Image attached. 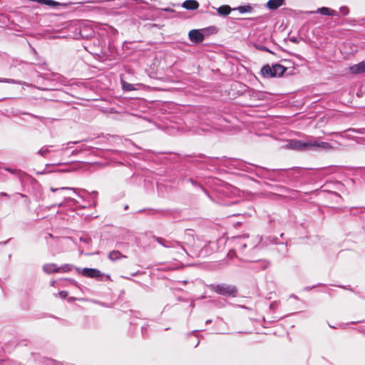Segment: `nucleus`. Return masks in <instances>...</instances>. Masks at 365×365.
Returning a JSON list of instances; mask_svg holds the SVG:
<instances>
[{
	"mask_svg": "<svg viewBox=\"0 0 365 365\" xmlns=\"http://www.w3.org/2000/svg\"><path fill=\"white\" fill-rule=\"evenodd\" d=\"M210 289L217 293L218 294L235 297L237 294L238 289L236 286L227 284H212L210 286Z\"/></svg>",
	"mask_w": 365,
	"mask_h": 365,
	"instance_id": "nucleus-1",
	"label": "nucleus"
},
{
	"mask_svg": "<svg viewBox=\"0 0 365 365\" xmlns=\"http://www.w3.org/2000/svg\"><path fill=\"white\" fill-rule=\"evenodd\" d=\"M312 150H324V151H330L333 150L337 148V145H340L339 143L334 142V145L330 143L327 142H322V141H318L317 140L312 139Z\"/></svg>",
	"mask_w": 365,
	"mask_h": 365,
	"instance_id": "nucleus-2",
	"label": "nucleus"
},
{
	"mask_svg": "<svg viewBox=\"0 0 365 365\" xmlns=\"http://www.w3.org/2000/svg\"><path fill=\"white\" fill-rule=\"evenodd\" d=\"M235 239L239 240L240 241L241 240L245 241V242H239L240 246L241 247L242 249H244L246 247H255L262 240L261 237H259V236H257L255 237V242H252L251 240L249 239L248 235L237 236L235 237Z\"/></svg>",
	"mask_w": 365,
	"mask_h": 365,
	"instance_id": "nucleus-3",
	"label": "nucleus"
},
{
	"mask_svg": "<svg viewBox=\"0 0 365 365\" xmlns=\"http://www.w3.org/2000/svg\"><path fill=\"white\" fill-rule=\"evenodd\" d=\"M153 238L160 244L162 246L165 247H167V248H169V247H179L180 249L183 252H185V254H187V252L185 250V249L184 248V247L181 245V243L178 241H176V240H166L162 237H155L154 236Z\"/></svg>",
	"mask_w": 365,
	"mask_h": 365,
	"instance_id": "nucleus-4",
	"label": "nucleus"
},
{
	"mask_svg": "<svg viewBox=\"0 0 365 365\" xmlns=\"http://www.w3.org/2000/svg\"><path fill=\"white\" fill-rule=\"evenodd\" d=\"M188 36L190 40L195 43H202L205 39L203 34L197 29H192L190 31Z\"/></svg>",
	"mask_w": 365,
	"mask_h": 365,
	"instance_id": "nucleus-5",
	"label": "nucleus"
},
{
	"mask_svg": "<svg viewBox=\"0 0 365 365\" xmlns=\"http://www.w3.org/2000/svg\"><path fill=\"white\" fill-rule=\"evenodd\" d=\"M312 139L307 141L295 140L294 142V147L300 150H312Z\"/></svg>",
	"mask_w": 365,
	"mask_h": 365,
	"instance_id": "nucleus-6",
	"label": "nucleus"
},
{
	"mask_svg": "<svg viewBox=\"0 0 365 365\" xmlns=\"http://www.w3.org/2000/svg\"><path fill=\"white\" fill-rule=\"evenodd\" d=\"M82 274L91 278H99L103 275L100 270L93 268H84Z\"/></svg>",
	"mask_w": 365,
	"mask_h": 365,
	"instance_id": "nucleus-7",
	"label": "nucleus"
},
{
	"mask_svg": "<svg viewBox=\"0 0 365 365\" xmlns=\"http://www.w3.org/2000/svg\"><path fill=\"white\" fill-rule=\"evenodd\" d=\"M349 71L353 74H360L365 73V62L361 61L349 67Z\"/></svg>",
	"mask_w": 365,
	"mask_h": 365,
	"instance_id": "nucleus-8",
	"label": "nucleus"
},
{
	"mask_svg": "<svg viewBox=\"0 0 365 365\" xmlns=\"http://www.w3.org/2000/svg\"><path fill=\"white\" fill-rule=\"evenodd\" d=\"M182 6L187 10H195L199 7V3L196 0H186L185 1Z\"/></svg>",
	"mask_w": 365,
	"mask_h": 365,
	"instance_id": "nucleus-9",
	"label": "nucleus"
},
{
	"mask_svg": "<svg viewBox=\"0 0 365 365\" xmlns=\"http://www.w3.org/2000/svg\"><path fill=\"white\" fill-rule=\"evenodd\" d=\"M43 269L45 272L48 274H51L53 272H61V268L57 266V264L51 263V264H46L43 267Z\"/></svg>",
	"mask_w": 365,
	"mask_h": 365,
	"instance_id": "nucleus-10",
	"label": "nucleus"
},
{
	"mask_svg": "<svg viewBox=\"0 0 365 365\" xmlns=\"http://www.w3.org/2000/svg\"><path fill=\"white\" fill-rule=\"evenodd\" d=\"M284 4V0H269L267 3V7L271 10H275Z\"/></svg>",
	"mask_w": 365,
	"mask_h": 365,
	"instance_id": "nucleus-11",
	"label": "nucleus"
},
{
	"mask_svg": "<svg viewBox=\"0 0 365 365\" xmlns=\"http://www.w3.org/2000/svg\"><path fill=\"white\" fill-rule=\"evenodd\" d=\"M250 96V98L255 101L263 100L264 94L261 91H257L253 89H250L247 92Z\"/></svg>",
	"mask_w": 365,
	"mask_h": 365,
	"instance_id": "nucleus-12",
	"label": "nucleus"
},
{
	"mask_svg": "<svg viewBox=\"0 0 365 365\" xmlns=\"http://www.w3.org/2000/svg\"><path fill=\"white\" fill-rule=\"evenodd\" d=\"M317 12H319L321 14L325 15V16H338V13L336 11L333 10L329 8H327V7L319 8L317 11ZM314 13H316V11H314Z\"/></svg>",
	"mask_w": 365,
	"mask_h": 365,
	"instance_id": "nucleus-13",
	"label": "nucleus"
},
{
	"mask_svg": "<svg viewBox=\"0 0 365 365\" xmlns=\"http://www.w3.org/2000/svg\"><path fill=\"white\" fill-rule=\"evenodd\" d=\"M233 10L230 6L228 5H222L217 9V12L220 16H227L230 14V12Z\"/></svg>",
	"mask_w": 365,
	"mask_h": 365,
	"instance_id": "nucleus-14",
	"label": "nucleus"
},
{
	"mask_svg": "<svg viewBox=\"0 0 365 365\" xmlns=\"http://www.w3.org/2000/svg\"><path fill=\"white\" fill-rule=\"evenodd\" d=\"M274 71L272 70V66H269V65H265L262 68L261 73L264 77L272 78L274 77Z\"/></svg>",
	"mask_w": 365,
	"mask_h": 365,
	"instance_id": "nucleus-15",
	"label": "nucleus"
},
{
	"mask_svg": "<svg viewBox=\"0 0 365 365\" xmlns=\"http://www.w3.org/2000/svg\"><path fill=\"white\" fill-rule=\"evenodd\" d=\"M272 70L274 71V77H276L282 76L286 68L280 64H274L272 66Z\"/></svg>",
	"mask_w": 365,
	"mask_h": 365,
	"instance_id": "nucleus-16",
	"label": "nucleus"
},
{
	"mask_svg": "<svg viewBox=\"0 0 365 365\" xmlns=\"http://www.w3.org/2000/svg\"><path fill=\"white\" fill-rule=\"evenodd\" d=\"M108 258L111 261H115V260L120 259L121 258H126V256L122 255L118 250H113V251L110 252V253L108 254Z\"/></svg>",
	"mask_w": 365,
	"mask_h": 365,
	"instance_id": "nucleus-17",
	"label": "nucleus"
},
{
	"mask_svg": "<svg viewBox=\"0 0 365 365\" xmlns=\"http://www.w3.org/2000/svg\"><path fill=\"white\" fill-rule=\"evenodd\" d=\"M233 10L234 11L237 10L240 13L244 14V13H251L253 11V9L250 5L247 4V5L240 6L238 7L234 8Z\"/></svg>",
	"mask_w": 365,
	"mask_h": 365,
	"instance_id": "nucleus-18",
	"label": "nucleus"
},
{
	"mask_svg": "<svg viewBox=\"0 0 365 365\" xmlns=\"http://www.w3.org/2000/svg\"><path fill=\"white\" fill-rule=\"evenodd\" d=\"M67 202H71V205L77 204V201L76 200H74L70 197H65L63 202H62L59 204H57V205H52V207L58 206V207H61L64 206V205Z\"/></svg>",
	"mask_w": 365,
	"mask_h": 365,
	"instance_id": "nucleus-19",
	"label": "nucleus"
},
{
	"mask_svg": "<svg viewBox=\"0 0 365 365\" xmlns=\"http://www.w3.org/2000/svg\"><path fill=\"white\" fill-rule=\"evenodd\" d=\"M37 2L42 4L48 5L50 6H53V7H55V6H57L59 5L58 2L53 1V0H37Z\"/></svg>",
	"mask_w": 365,
	"mask_h": 365,
	"instance_id": "nucleus-20",
	"label": "nucleus"
},
{
	"mask_svg": "<svg viewBox=\"0 0 365 365\" xmlns=\"http://www.w3.org/2000/svg\"><path fill=\"white\" fill-rule=\"evenodd\" d=\"M52 147V145L44 146L38 150V153L41 156L45 157L48 153L51 152V150L49 148Z\"/></svg>",
	"mask_w": 365,
	"mask_h": 365,
	"instance_id": "nucleus-21",
	"label": "nucleus"
},
{
	"mask_svg": "<svg viewBox=\"0 0 365 365\" xmlns=\"http://www.w3.org/2000/svg\"><path fill=\"white\" fill-rule=\"evenodd\" d=\"M5 170H7L9 171V173L14 174V175H16V176H18L20 179L22 178V176L24 175V173L23 172H21V170H16V169H11L9 168H4Z\"/></svg>",
	"mask_w": 365,
	"mask_h": 365,
	"instance_id": "nucleus-22",
	"label": "nucleus"
},
{
	"mask_svg": "<svg viewBox=\"0 0 365 365\" xmlns=\"http://www.w3.org/2000/svg\"><path fill=\"white\" fill-rule=\"evenodd\" d=\"M0 83H13V84H22V82L18 80H14L12 78H0Z\"/></svg>",
	"mask_w": 365,
	"mask_h": 365,
	"instance_id": "nucleus-23",
	"label": "nucleus"
},
{
	"mask_svg": "<svg viewBox=\"0 0 365 365\" xmlns=\"http://www.w3.org/2000/svg\"><path fill=\"white\" fill-rule=\"evenodd\" d=\"M257 264H259V267L257 268H259L260 269H265L269 266V262L266 260H260L257 262Z\"/></svg>",
	"mask_w": 365,
	"mask_h": 365,
	"instance_id": "nucleus-24",
	"label": "nucleus"
},
{
	"mask_svg": "<svg viewBox=\"0 0 365 365\" xmlns=\"http://www.w3.org/2000/svg\"><path fill=\"white\" fill-rule=\"evenodd\" d=\"M51 190L52 192H56V191H58V190H73V192H76V190L73 189V188H71V187H60V188H53V187H51Z\"/></svg>",
	"mask_w": 365,
	"mask_h": 365,
	"instance_id": "nucleus-25",
	"label": "nucleus"
},
{
	"mask_svg": "<svg viewBox=\"0 0 365 365\" xmlns=\"http://www.w3.org/2000/svg\"><path fill=\"white\" fill-rule=\"evenodd\" d=\"M340 12L341 13L342 15L344 16H346L349 14V9L348 7L346 6H341L340 8Z\"/></svg>",
	"mask_w": 365,
	"mask_h": 365,
	"instance_id": "nucleus-26",
	"label": "nucleus"
},
{
	"mask_svg": "<svg viewBox=\"0 0 365 365\" xmlns=\"http://www.w3.org/2000/svg\"><path fill=\"white\" fill-rule=\"evenodd\" d=\"M59 268H61V272H68L69 270H71V267H70L69 264H65L62 267H60Z\"/></svg>",
	"mask_w": 365,
	"mask_h": 365,
	"instance_id": "nucleus-27",
	"label": "nucleus"
},
{
	"mask_svg": "<svg viewBox=\"0 0 365 365\" xmlns=\"http://www.w3.org/2000/svg\"><path fill=\"white\" fill-rule=\"evenodd\" d=\"M255 47L258 49V50H260V51H267V52H271L269 51V49L266 47V46H258V45H256Z\"/></svg>",
	"mask_w": 365,
	"mask_h": 365,
	"instance_id": "nucleus-28",
	"label": "nucleus"
},
{
	"mask_svg": "<svg viewBox=\"0 0 365 365\" xmlns=\"http://www.w3.org/2000/svg\"><path fill=\"white\" fill-rule=\"evenodd\" d=\"M277 307H278V302H272L269 305V308L273 310L276 309L277 308Z\"/></svg>",
	"mask_w": 365,
	"mask_h": 365,
	"instance_id": "nucleus-29",
	"label": "nucleus"
},
{
	"mask_svg": "<svg viewBox=\"0 0 365 365\" xmlns=\"http://www.w3.org/2000/svg\"><path fill=\"white\" fill-rule=\"evenodd\" d=\"M59 295L61 298H66L68 295V293L66 291H61L59 292Z\"/></svg>",
	"mask_w": 365,
	"mask_h": 365,
	"instance_id": "nucleus-30",
	"label": "nucleus"
},
{
	"mask_svg": "<svg viewBox=\"0 0 365 365\" xmlns=\"http://www.w3.org/2000/svg\"><path fill=\"white\" fill-rule=\"evenodd\" d=\"M350 130L354 131V132H356V133H361V134H364L365 133V129H362L360 131H358V130H356L355 129H350Z\"/></svg>",
	"mask_w": 365,
	"mask_h": 365,
	"instance_id": "nucleus-31",
	"label": "nucleus"
},
{
	"mask_svg": "<svg viewBox=\"0 0 365 365\" xmlns=\"http://www.w3.org/2000/svg\"><path fill=\"white\" fill-rule=\"evenodd\" d=\"M78 153H79V150H77V149H76V150H73V151H72V153H71V154H72L73 155H77Z\"/></svg>",
	"mask_w": 365,
	"mask_h": 365,
	"instance_id": "nucleus-32",
	"label": "nucleus"
},
{
	"mask_svg": "<svg viewBox=\"0 0 365 365\" xmlns=\"http://www.w3.org/2000/svg\"><path fill=\"white\" fill-rule=\"evenodd\" d=\"M0 195L4 197H9V195L6 192H1Z\"/></svg>",
	"mask_w": 365,
	"mask_h": 365,
	"instance_id": "nucleus-33",
	"label": "nucleus"
},
{
	"mask_svg": "<svg viewBox=\"0 0 365 365\" xmlns=\"http://www.w3.org/2000/svg\"><path fill=\"white\" fill-rule=\"evenodd\" d=\"M132 87H133L132 85L128 84V90H130V91L132 90L133 89Z\"/></svg>",
	"mask_w": 365,
	"mask_h": 365,
	"instance_id": "nucleus-34",
	"label": "nucleus"
},
{
	"mask_svg": "<svg viewBox=\"0 0 365 365\" xmlns=\"http://www.w3.org/2000/svg\"><path fill=\"white\" fill-rule=\"evenodd\" d=\"M47 237L52 238V237H53V235H52L51 234H50V233H48V234H47V236L46 237V238H47Z\"/></svg>",
	"mask_w": 365,
	"mask_h": 365,
	"instance_id": "nucleus-35",
	"label": "nucleus"
},
{
	"mask_svg": "<svg viewBox=\"0 0 365 365\" xmlns=\"http://www.w3.org/2000/svg\"><path fill=\"white\" fill-rule=\"evenodd\" d=\"M71 143H72V144H76V143H78V142H77V141H74V142H69L68 144H71Z\"/></svg>",
	"mask_w": 365,
	"mask_h": 365,
	"instance_id": "nucleus-36",
	"label": "nucleus"
},
{
	"mask_svg": "<svg viewBox=\"0 0 365 365\" xmlns=\"http://www.w3.org/2000/svg\"><path fill=\"white\" fill-rule=\"evenodd\" d=\"M268 178H269V180H274V178H272V176H269V177H268Z\"/></svg>",
	"mask_w": 365,
	"mask_h": 365,
	"instance_id": "nucleus-37",
	"label": "nucleus"
},
{
	"mask_svg": "<svg viewBox=\"0 0 365 365\" xmlns=\"http://www.w3.org/2000/svg\"><path fill=\"white\" fill-rule=\"evenodd\" d=\"M291 41H293V42L296 41L295 38L291 39Z\"/></svg>",
	"mask_w": 365,
	"mask_h": 365,
	"instance_id": "nucleus-38",
	"label": "nucleus"
},
{
	"mask_svg": "<svg viewBox=\"0 0 365 365\" xmlns=\"http://www.w3.org/2000/svg\"><path fill=\"white\" fill-rule=\"evenodd\" d=\"M335 135H341V134H340V133H335Z\"/></svg>",
	"mask_w": 365,
	"mask_h": 365,
	"instance_id": "nucleus-39",
	"label": "nucleus"
},
{
	"mask_svg": "<svg viewBox=\"0 0 365 365\" xmlns=\"http://www.w3.org/2000/svg\"><path fill=\"white\" fill-rule=\"evenodd\" d=\"M6 243H7V241L3 242L4 245H6Z\"/></svg>",
	"mask_w": 365,
	"mask_h": 365,
	"instance_id": "nucleus-40",
	"label": "nucleus"
},
{
	"mask_svg": "<svg viewBox=\"0 0 365 365\" xmlns=\"http://www.w3.org/2000/svg\"><path fill=\"white\" fill-rule=\"evenodd\" d=\"M210 322H211L210 320H207V321L206 322V323H210Z\"/></svg>",
	"mask_w": 365,
	"mask_h": 365,
	"instance_id": "nucleus-41",
	"label": "nucleus"
}]
</instances>
